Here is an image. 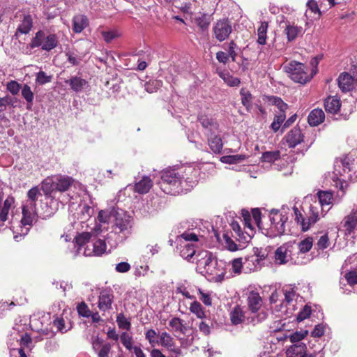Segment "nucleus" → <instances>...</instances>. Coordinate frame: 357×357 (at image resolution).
Segmentation results:
<instances>
[{
    "instance_id": "nucleus-1",
    "label": "nucleus",
    "mask_w": 357,
    "mask_h": 357,
    "mask_svg": "<svg viewBox=\"0 0 357 357\" xmlns=\"http://www.w3.org/2000/svg\"><path fill=\"white\" fill-rule=\"evenodd\" d=\"M190 168L188 169V172H190ZM187 175V169L179 167L176 169H168L162 172L161 179L164 184L169 185L173 187V192L167 193H179L183 190H188L190 187H193L196 181L190 180V178L185 177Z\"/></svg>"
},
{
    "instance_id": "nucleus-2",
    "label": "nucleus",
    "mask_w": 357,
    "mask_h": 357,
    "mask_svg": "<svg viewBox=\"0 0 357 357\" xmlns=\"http://www.w3.org/2000/svg\"><path fill=\"white\" fill-rule=\"evenodd\" d=\"M269 222H265L262 227V233L269 237H276L285 231L284 225L288 220L286 214H282L279 210L273 209L268 218Z\"/></svg>"
},
{
    "instance_id": "nucleus-3",
    "label": "nucleus",
    "mask_w": 357,
    "mask_h": 357,
    "mask_svg": "<svg viewBox=\"0 0 357 357\" xmlns=\"http://www.w3.org/2000/svg\"><path fill=\"white\" fill-rule=\"evenodd\" d=\"M58 43V37L56 34L50 33L46 35L43 31L40 30L32 38L29 47L31 49L40 47L43 50L50 52L54 49Z\"/></svg>"
},
{
    "instance_id": "nucleus-4",
    "label": "nucleus",
    "mask_w": 357,
    "mask_h": 357,
    "mask_svg": "<svg viewBox=\"0 0 357 357\" xmlns=\"http://www.w3.org/2000/svg\"><path fill=\"white\" fill-rule=\"evenodd\" d=\"M284 69L295 82L305 84L312 78V76L307 74V68L304 64L296 61H290L286 64Z\"/></svg>"
},
{
    "instance_id": "nucleus-5",
    "label": "nucleus",
    "mask_w": 357,
    "mask_h": 357,
    "mask_svg": "<svg viewBox=\"0 0 357 357\" xmlns=\"http://www.w3.org/2000/svg\"><path fill=\"white\" fill-rule=\"evenodd\" d=\"M132 218L123 211L116 213V220L114 223L115 234H122L120 236V241L126 240L132 231Z\"/></svg>"
},
{
    "instance_id": "nucleus-6",
    "label": "nucleus",
    "mask_w": 357,
    "mask_h": 357,
    "mask_svg": "<svg viewBox=\"0 0 357 357\" xmlns=\"http://www.w3.org/2000/svg\"><path fill=\"white\" fill-rule=\"evenodd\" d=\"M350 158L345 156L342 158H338L335 160L334 164L333 179L340 181H346V178H351V175L349 174L352 170V167L350 165Z\"/></svg>"
},
{
    "instance_id": "nucleus-7",
    "label": "nucleus",
    "mask_w": 357,
    "mask_h": 357,
    "mask_svg": "<svg viewBox=\"0 0 357 357\" xmlns=\"http://www.w3.org/2000/svg\"><path fill=\"white\" fill-rule=\"evenodd\" d=\"M215 38L222 42L231 34L232 27L230 22L227 19H222L217 21L213 28Z\"/></svg>"
},
{
    "instance_id": "nucleus-8",
    "label": "nucleus",
    "mask_w": 357,
    "mask_h": 357,
    "mask_svg": "<svg viewBox=\"0 0 357 357\" xmlns=\"http://www.w3.org/2000/svg\"><path fill=\"white\" fill-rule=\"evenodd\" d=\"M202 257L197 259V264L198 267L203 268L206 273L213 275L215 274L214 271L215 266L217 265V260L214 259L211 254L205 251L199 253L197 257Z\"/></svg>"
},
{
    "instance_id": "nucleus-9",
    "label": "nucleus",
    "mask_w": 357,
    "mask_h": 357,
    "mask_svg": "<svg viewBox=\"0 0 357 357\" xmlns=\"http://www.w3.org/2000/svg\"><path fill=\"white\" fill-rule=\"evenodd\" d=\"M341 225L344 228L346 235H351L354 233L357 228V206L344 218Z\"/></svg>"
},
{
    "instance_id": "nucleus-10",
    "label": "nucleus",
    "mask_w": 357,
    "mask_h": 357,
    "mask_svg": "<svg viewBox=\"0 0 357 357\" xmlns=\"http://www.w3.org/2000/svg\"><path fill=\"white\" fill-rule=\"evenodd\" d=\"M289 148H294L303 141V135L299 128L294 127L284 137Z\"/></svg>"
},
{
    "instance_id": "nucleus-11",
    "label": "nucleus",
    "mask_w": 357,
    "mask_h": 357,
    "mask_svg": "<svg viewBox=\"0 0 357 357\" xmlns=\"http://www.w3.org/2000/svg\"><path fill=\"white\" fill-rule=\"evenodd\" d=\"M54 176L56 185V191L61 192H66L69 190L74 183V179L71 176L67 175L56 174L54 175Z\"/></svg>"
},
{
    "instance_id": "nucleus-12",
    "label": "nucleus",
    "mask_w": 357,
    "mask_h": 357,
    "mask_svg": "<svg viewBox=\"0 0 357 357\" xmlns=\"http://www.w3.org/2000/svg\"><path fill=\"white\" fill-rule=\"evenodd\" d=\"M33 27V18L29 14H24L20 24L17 28L15 36L18 33L27 34L30 32Z\"/></svg>"
},
{
    "instance_id": "nucleus-13",
    "label": "nucleus",
    "mask_w": 357,
    "mask_h": 357,
    "mask_svg": "<svg viewBox=\"0 0 357 357\" xmlns=\"http://www.w3.org/2000/svg\"><path fill=\"white\" fill-rule=\"evenodd\" d=\"M207 137L208 144L211 150L214 153H220L223 147V143L220 136L216 135V133L214 135H213V133H211L210 135L208 133Z\"/></svg>"
},
{
    "instance_id": "nucleus-14",
    "label": "nucleus",
    "mask_w": 357,
    "mask_h": 357,
    "mask_svg": "<svg viewBox=\"0 0 357 357\" xmlns=\"http://www.w3.org/2000/svg\"><path fill=\"white\" fill-rule=\"evenodd\" d=\"M262 300L259 293L252 291L248 296V304L252 312H257L261 307Z\"/></svg>"
},
{
    "instance_id": "nucleus-15",
    "label": "nucleus",
    "mask_w": 357,
    "mask_h": 357,
    "mask_svg": "<svg viewBox=\"0 0 357 357\" xmlns=\"http://www.w3.org/2000/svg\"><path fill=\"white\" fill-rule=\"evenodd\" d=\"M114 296L107 291H102L99 296L98 307L100 310L106 311L111 308Z\"/></svg>"
},
{
    "instance_id": "nucleus-16",
    "label": "nucleus",
    "mask_w": 357,
    "mask_h": 357,
    "mask_svg": "<svg viewBox=\"0 0 357 357\" xmlns=\"http://www.w3.org/2000/svg\"><path fill=\"white\" fill-rule=\"evenodd\" d=\"M65 83L69 84L70 89L75 92L82 91L87 85L86 80L78 76L71 77Z\"/></svg>"
},
{
    "instance_id": "nucleus-17",
    "label": "nucleus",
    "mask_w": 357,
    "mask_h": 357,
    "mask_svg": "<svg viewBox=\"0 0 357 357\" xmlns=\"http://www.w3.org/2000/svg\"><path fill=\"white\" fill-rule=\"evenodd\" d=\"M88 24V18L84 15H77L73 19V30L75 33H81Z\"/></svg>"
},
{
    "instance_id": "nucleus-18",
    "label": "nucleus",
    "mask_w": 357,
    "mask_h": 357,
    "mask_svg": "<svg viewBox=\"0 0 357 357\" xmlns=\"http://www.w3.org/2000/svg\"><path fill=\"white\" fill-rule=\"evenodd\" d=\"M325 119L324 112L321 109H314L308 115L307 121L311 126H317Z\"/></svg>"
},
{
    "instance_id": "nucleus-19",
    "label": "nucleus",
    "mask_w": 357,
    "mask_h": 357,
    "mask_svg": "<svg viewBox=\"0 0 357 357\" xmlns=\"http://www.w3.org/2000/svg\"><path fill=\"white\" fill-rule=\"evenodd\" d=\"M153 186V181L149 176H144L135 185V192L139 194L147 193Z\"/></svg>"
},
{
    "instance_id": "nucleus-20",
    "label": "nucleus",
    "mask_w": 357,
    "mask_h": 357,
    "mask_svg": "<svg viewBox=\"0 0 357 357\" xmlns=\"http://www.w3.org/2000/svg\"><path fill=\"white\" fill-rule=\"evenodd\" d=\"M324 107L326 112L333 114H337L341 107L340 101L336 97H328L325 100Z\"/></svg>"
},
{
    "instance_id": "nucleus-21",
    "label": "nucleus",
    "mask_w": 357,
    "mask_h": 357,
    "mask_svg": "<svg viewBox=\"0 0 357 357\" xmlns=\"http://www.w3.org/2000/svg\"><path fill=\"white\" fill-rule=\"evenodd\" d=\"M40 188L46 197L50 196L52 192L56 191V185L54 175L45 178L41 182Z\"/></svg>"
},
{
    "instance_id": "nucleus-22",
    "label": "nucleus",
    "mask_w": 357,
    "mask_h": 357,
    "mask_svg": "<svg viewBox=\"0 0 357 357\" xmlns=\"http://www.w3.org/2000/svg\"><path fill=\"white\" fill-rule=\"evenodd\" d=\"M307 351V347L304 343H296L291 345L287 351L288 355L292 357H301Z\"/></svg>"
},
{
    "instance_id": "nucleus-23",
    "label": "nucleus",
    "mask_w": 357,
    "mask_h": 357,
    "mask_svg": "<svg viewBox=\"0 0 357 357\" xmlns=\"http://www.w3.org/2000/svg\"><path fill=\"white\" fill-rule=\"evenodd\" d=\"M21 93L22 98L26 102V109H31L34 99V93L31 87L26 84H24L21 89Z\"/></svg>"
},
{
    "instance_id": "nucleus-24",
    "label": "nucleus",
    "mask_w": 357,
    "mask_h": 357,
    "mask_svg": "<svg viewBox=\"0 0 357 357\" xmlns=\"http://www.w3.org/2000/svg\"><path fill=\"white\" fill-rule=\"evenodd\" d=\"M18 99L16 97L8 94L3 97L0 96V113L6 111L8 106L15 108Z\"/></svg>"
},
{
    "instance_id": "nucleus-25",
    "label": "nucleus",
    "mask_w": 357,
    "mask_h": 357,
    "mask_svg": "<svg viewBox=\"0 0 357 357\" xmlns=\"http://www.w3.org/2000/svg\"><path fill=\"white\" fill-rule=\"evenodd\" d=\"M284 31L287 34L288 41H293L299 35L303 33V28L294 24H288L287 25Z\"/></svg>"
},
{
    "instance_id": "nucleus-26",
    "label": "nucleus",
    "mask_w": 357,
    "mask_h": 357,
    "mask_svg": "<svg viewBox=\"0 0 357 357\" xmlns=\"http://www.w3.org/2000/svg\"><path fill=\"white\" fill-rule=\"evenodd\" d=\"M38 216L39 215L36 211L22 208V218L21 222L23 225H31L34 221H36Z\"/></svg>"
},
{
    "instance_id": "nucleus-27",
    "label": "nucleus",
    "mask_w": 357,
    "mask_h": 357,
    "mask_svg": "<svg viewBox=\"0 0 357 357\" xmlns=\"http://www.w3.org/2000/svg\"><path fill=\"white\" fill-rule=\"evenodd\" d=\"M169 326H171L173 331L180 334H185L187 331V327L184 325L183 321L178 317H174L169 321Z\"/></svg>"
},
{
    "instance_id": "nucleus-28",
    "label": "nucleus",
    "mask_w": 357,
    "mask_h": 357,
    "mask_svg": "<svg viewBox=\"0 0 357 357\" xmlns=\"http://www.w3.org/2000/svg\"><path fill=\"white\" fill-rule=\"evenodd\" d=\"M106 248L107 245L105 241L98 239L93 243V251L86 252V250H85L84 254L86 255H91V253H93L94 255L100 256L105 252Z\"/></svg>"
},
{
    "instance_id": "nucleus-29",
    "label": "nucleus",
    "mask_w": 357,
    "mask_h": 357,
    "mask_svg": "<svg viewBox=\"0 0 357 357\" xmlns=\"http://www.w3.org/2000/svg\"><path fill=\"white\" fill-rule=\"evenodd\" d=\"M231 227L233 231L236 234V238L238 237V241L243 243H248L250 241L251 236L248 233L244 234L236 221H233L231 224Z\"/></svg>"
},
{
    "instance_id": "nucleus-30",
    "label": "nucleus",
    "mask_w": 357,
    "mask_h": 357,
    "mask_svg": "<svg viewBox=\"0 0 357 357\" xmlns=\"http://www.w3.org/2000/svg\"><path fill=\"white\" fill-rule=\"evenodd\" d=\"M244 266L246 267L250 271H257L261 267V264L258 261L257 256L252 255L245 258L243 261Z\"/></svg>"
},
{
    "instance_id": "nucleus-31",
    "label": "nucleus",
    "mask_w": 357,
    "mask_h": 357,
    "mask_svg": "<svg viewBox=\"0 0 357 357\" xmlns=\"http://www.w3.org/2000/svg\"><path fill=\"white\" fill-rule=\"evenodd\" d=\"M245 319L242 309L239 306H236L230 312V319L234 325H237L243 321Z\"/></svg>"
},
{
    "instance_id": "nucleus-32",
    "label": "nucleus",
    "mask_w": 357,
    "mask_h": 357,
    "mask_svg": "<svg viewBox=\"0 0 357 357\" xmlns=\"http://www.w3.org/2000/svg\"><path fill=\"white\" fill-rule=\"evenodd\" d=\"M241 96V103L245 107L248 112H250L252 107V96L250 91L245 89H241L240 91Z\"/></svg>"
},
{
    "instance_id": "nucleus-33",
    "label": "nucleus",
    "mask_w": 357,
    "mask_h": 357,
    "mask_svg": "<svg viewBox=\"0 0 357 357\" xmlns=\"http://www.w3.org/2000/svg\"><path fill=\"white\" fill-rule=\"evenodd\" d=\"M218 74L219 76L229 86H237L241 83V80L239 78L233 77L230 75L228 73L220 72Z\"/></svg>"
},
{
    "instance_id": "nucleus-34",
    "label": "nucleus",
    "mask_w": 357,
    "mask_h": 357,
    "mask_svg": "<svg viewBox=\"0 0 357 357\" xmlns=\"http://www.w3.org/2000/svg\"><path fill=\"white\" fill-rule=\"evenodd\" d=\"M195 252L194 245L192 243H187L180 251V255L183 259L190 261L195 255Z\"/></svg>"
},
{
    "instance_id": "nucleus-35",
    "label": "nucleus",
    "mask_w": 357,
    "mask_h": 357,
    "mask_svg": "<svg viewBox=\"0 0 357 357\" xmlns=\"http://www.w3.org/2000/svg\"><path fill=\"white\" fill-rule=\"evenodd\" d=\"M268 22H262L257 29L258 39L257 42L260 45H265L266 42V33L268 29Z\"/></svg>"
},
{
    "instance_id": "nucleus-36",
    "label": "nucleus",
    "mask_w": 357,
    "mask_h": 357,
    "mask_svg": "<svg viewBox=\"0 0 357 357\" xmlns=\"http://www.w3.org/2000/svg\"><path fill=\"white\" fill-rule=\"evenodd\" d=\"M280 158L279 151H266L262 154L261 161L272 163Z\"/></svg>"
},
{
    "instance_id": "nucleus-37",
    "label": "nucleus",
    "mask_w": 357,
    "mask_h": 357,
    "mask_svg": "<svg viewBox=\"0 0 357 357\" xmlns=\"http://www.w3.org/2000/svg\"><path fill=\"white\" fill-rule=\"evenodd\" d=\"M246 158L245 155H231L222 156L220 161L226 164H236L245 160Z\"/></svg>"
},
{
    "instance_id": "nucleus-38",
    "label": "nucleus",
    "mask_w": 357,
    "mask_h": 357,
    "mask_svg": "<svg viewBox=\"0 0 357 357\" xmlns=\"http://www.w3.org/2000/svg\"><path fill=\"white\" fill-rule=\"evenodd\" d=\"M287 248L285 246L279 247L275 253V260L280 264H285L287 261Z\"/></svg>"
},
{
    "instance_id": "nucleus-39",
    "label": "nucleus",
    "mask_w": 357,
    "mask_h": 357,
    "mask_svg": "<svg viewBox=\"0 0 357 357\" xmlns=\"http://www.w3.org/2000/svg\"><path fill=\"white\" fill-rule=\"evenodd\" d=\"M318 197L319 201V205L321 207H324V206H328L329 204H331L333 195L330 192L321 191L318 193Z\"/></svg>"
},
{
    "instance_id": "nucleus-40",
    "label": "nucleus",
    "mask_w": 357,
    "mask_h": 357,
    "mask_svg": "<svg viewBox=\"0 0 357 357\" xmlns=\"http://www.w3.org/2000/svg\"><path fill=\"white\" fill-rule=\"evenodd\" d=\"M268 102L275 105L281 112H285L286 109L288 108L287 104L283 102V100L277 96H268Z\"/></svg>"
},
{
    "instance_id": "nucleus-41",
    "label": "nucleus",
    "mask_w": 357,
    "mask_h": 357,
    "mask_svg": "<svg viewBox=\"0 0 357 357\" xmlns=\"http://www.w3.org/2000/svg\"><path fill=\"white\" fill-rule=\"evenodd\" d=\"M93 233L92 232H82L79 234L75 238V243L79 246L84 245L86 243H89L93 236Z\"/></svg>"
},
{
    "instance_id": "nucleus-42",
    "label": "nucleus",
    "mask_w": 357,
    "mask_h": 357,
    "mask_svg": "<svg viewBox=\"0 0 357 357\" xmlns=\"http://www.w3.org/2000/svg\"><path fill=\"white\" fill-rule=\"evenodd\" d=\"M190 310L192 313L196 314V316L199 319H203L205 317V312L204 311L203 307L200 303L197 301H194L191 303L190 306Z\"/></svg>"
},
{
    "instance_id": "nucleus-43",
    "label": "nucleus",
    "mask_w": 357,
    "mask_h": 357,
    "mask_svg": "<svg viewBox=\"0 0 357 357\" xmlns=\"http://www.w3.org/2000/svg\"><path fill=\"white\" fill-rule=\"evenodd\" d=\"M211 17L203 14L200 17H196L195 21L197 26L202 30H206L210 24Z\"/></svg>"
},
{
    "instance_id": "nucleus-44",
    "label": "nucleus",
    "mask_w": 357,
    "mask_h": 357,
    "mask_svg": "<svg viewBox=\"0 0 357 357\" xmlns=\"http://www.w3.org/2000/svg\"><path fill=\"white\" fill-rule=\"evenodd\" d=\"M285 117L286 116L284 112H280L278 114H276L275 116L274 120L271 125V128L273 129L274 132H277L280 129V128L282 126V123L285 120Z\"/></svg>"
},
{
    "instance_id": "nucleus-45",
    "label": "nucleus",
    "mask_w": 357,
    "mask_h": 357,
    "mask_svg": "<svg viewBox=\"0 0 357 357\" xmlns=\"http://www.w3.org/2000/svg\"><path fill=\"white\" fill-rule=\"evenodd\" d=\"M313 238L312 237H307L298 243V249L302 253L307 252L311 250Z\"/></svg>"
},
{
    "instance_id": "nucleus-46",
    "label": "nucleus",
    "mask_w": 357,
    "mask_h": 357,
    "mask_svg": "<svg viewBox=\"0 0 357 357\" xmlns=\"http://www.w3.org/2000/svg\"><path fill=\"white\" fill-rule=\"evenodd\" d=\"M307 334L308 331L307 330L296 331L289 335V340L294 344L301 343L300 341L304 339Z\"/></svg>"
},
{
    "instance_id": "nucleus-47",
    "label": "nucleus",
    "mask_w": 357,
    "mask_h": 357,
    "mask_svg": "<svg viewBox=\"0 0 357 357\" xmlns=\"http://www.w3.org/2000/svg\"><path fill=\"white\" fill-rule=\"evenodd\" d=\"M52 79V75H47L45 72L40 70L36 74V82L39 85H44L50 82Z\"/></svg>"
},
{
    "instance_id": "nucleus-48",
    "label": "nucleus",
    "mask_w": 357,
    "mask_h": 357,
    "mask_svg": "<svg viewBox=\"0 0 357 357\" xmlns=\"http://www.w3.org/2000/svg\"><path fill=\"white\" fill-rule=\"evenodd\" d=\"M199 122L202 124V127L204 128L208 126H211L213 128H218L219 126L216 121H215L213 119L209 118L206 115H200L198 117Z\"/></svg>"
},
{
    "instance_id": "nucleus-49",
    "label": "nucleus",
    "mask_w": 357,
    "mask_h": 357,
    "mask_svg": "<svg viewBox=\"0 0 357 357\" xmlns=\"http://www.w3.org/2000/svg\"><path fill=\"white\" fill-rule=\"evenodd\" d=\"M22 85L17 81L11 80L6 84V89L13 96L17 95L22 89Z\"/></svg>"
},
{
    "instance_id": "nucleus-50",
    "label": "nucleus",
    "mask_w": 357,
    "mask_h": 357,
    "mask_svg": "<svg viewBox=\"0 0 357 357\" xmlns=\"http://www.w3.org/2000/svg\"><path fill=\"white\" fill-rule=\"evenodd\" d=\"M160 343L162 346L169 348L174 346L173 338L167 332L160 334Z\"/></svg>"
},
{
    "instance_id": "nucleus-51",
    "label": "nucleus",
    "mask_w": 357,
    "mask_h": 357,
    "mask_svg": "<svg viewBox=\"0 0 357 357\" xmlns=\"http://www.w3.org/2000/svg\"><path fill=\"white\" fill-rule=\"evenodd\" d=\"M116 322L120 328L130 330V321L124 316L123 314L120 313L116 317Z\"/></svg>"
},
{
    "instance_id": "nucleus-52",
    "label": "nucleus",
    "mask_w": 357,
    "mask_h": 357,
    "mask_svg": "<svg viewBox=\"0 0 357 357\" xmlns=\"http://www.w3.org/2000/svg\"><path fill=\"white\" fill-rule=\"evenodd\" d=\"M121 342L122 344L129 351H132V337L128 333L123 332L121 335Z\"/></svg>"
},
{
    "instance_id": "nucleus-53",
    "label": "nucleus",
    "mask_w": 357,
    "mask_h": 357,
    "mask_svg": "<svg viewBox=\"0 0 357 357\" xmlns=\"http://www.w3.org/2000/svg\"><path fill=\"white\" fill-rule=\"evenodd\" d=\"M145 90L149 93H153L162 86V82L159 80H150L145 84Z\"/></svg>"
},
{
    "instance_id": "nucleus-54",
    "label": "nucleus",
    "mask_w": 357,
    "mask_h": 357,
    "mask_svg": "<svg viewBox=\"0 0 357 357\" xmlns=\"http://www.w3.org/2000/svg\"><path fill=\"white\" fill-rule=\"evenodd\" d=\"M252 216L258 228L262 231V227H265V222L261 220V211L259 208H254L252 211Z\"/></svg>"
},
{
    "instance_id": "nucleus-55",
    "label": "nucleus",
    "mask_w": 357,
    "mask_h": 357,
    "mask_svg": "<svg viewBox=\"0 0 357 357\" xmlns=\"http://www.w3.org/2000/svg\"><path fill=\"white\" fill-rule=\"evenodd\" d=\"M68 61L73 66H78L82 61V57L75 54L73 52H68L66 53Z\"/></svg>"
},
{
    "instance_id": "nucleus-56",
    "label": "nucleus",
    "mask_w": 357,
    "mask_h": 357,
    "mask_svg": "<svg viewBox=\"0 0 357 357\" xmlns=\"http://www.w3.org/2000/svg\"><path fill=\"white\" fill-rule=\"evenodd\" d=\"M311 312V307L308 305H305V307L298 312L296 320L298 322L305 320L310 317Z\"/></svg>"
},
{
    "instance_id": "nucleus-57",
    "label": "nucleus",
    "mask_w": 357,
    "mask_h": 357,
    "mask_svg": "<svg viewBox=\"0 0 357 357\" xmlns=\"http://www.w3.org/2000/svg\"><path fill=\"white\" fill-rule=\"evenodd\" d=\"M223 238L225 239L226 248L232 252L238 250V245L227 234H224Z\"/></svg>"
},
{
    "instance_id": "nucleus-58",
    "label": "nucleus",
    "mask_w": 357,
    "mask_h": 357,
    "mask_svg": "<svg viewBox=\"0 0 357 357\" xmlns=\"http://www.w3.org/2000/svg\"><path fill=\"white\" fill-rule=\"evenodd\" d=\"M165 1L168 3H172V4L175 7L181 9L184 12H188V10L190 9V4L185 3V2H182L181 0H165Z\"/></svg>"
},
{
    "instance_id": "nucleus-59",
    "label": "nucleus",
    "mask_w": 357,
    "mask_h": 357,
    "mask_svg": "<svg viewBox=\"0 0 357 357\" xmlns=\"http://www.w3.org/2000/svg\"><path fill=\"white\" fill-rule=\"evenodd\" d=\"M41 195L40 190L38 186L31 188L27 192V200L36 202L38 197Z\"/></svg>"
},
{
    "instance_id": "nucleus-60",
    "label": "nucleus",
    "mask_w": 357,
    "mask_h": 357,
    "mask_svg": "<svg viewBox=\"0 0 357 357\" xmlns=\"http://www.w3.org/2000/svg\"><path fill=\"white\" fill-rule=\"evenodd\" d=\"M112 345L110 343H105L100 349L96 353L98 357H109V353L111 351Z\"/></svg>"
},
{
    "instance_id": "nucleus-61",
    "label": "nucleus",
    "mask_w": 357,
    "mask_h": 357,
    "mask_svg": "<svg viewBox=\"0 0 357 357\" xmlns=\"http://www.w3.org/2000/svg\"><path fill=\"white\" fill-rule=\"evenodd\" d=\"M309 221L315 224L319 220V211L318 208L314 206H310V215Z\"/></svg>"
},
{
    "instance_id": "nucleus-62",
    "label": "nucleus",
    "mask_w": 357,
    "mask_h": 357,
    "mask_svg": "<svg viewBox=\"0 0 357 357\" xmlns=\"http://www.w3.org/2000/svg\"><path fill=\"white\" fill-rule=\"evenodd\" d=\"M329 245V238L328 234L326 233L320 237L317 242L318 248L320 250H324Z\"/></svg>"
},
{
    "instance_id": "nucleus-63",
    "label": "nucleus",
    "mask_w": 357,
    "mask_h": 357,
    "mask_svg": "<svg viewBox=\"0 0 357 357\" xmlns=\"http://www.w3.org/2000/svg\"><path fill=\"white\" fill-rule=\"evenodd\" d=\"M242 258H236L232 261L233 272L239 274L241 272V268L244 266Z\"/></svg>"
},
{
    "instance_id": "nucleus-64",
    "label": "nucleus",
    "mask_w": 357,
    "mask_h": 357,
    "mask_svg": "<svg viewBox=\"0 0 357 357\" xmlns=\"http://www.w3.org/2000/svg\"><path fill=\"white\" fill-rule=\"evenodd\" d=\"M345 278L347 281V282L351 284L354 285L357 284V272L355 271H351L345 274Z\"/></svg>"
}]
</instances>
